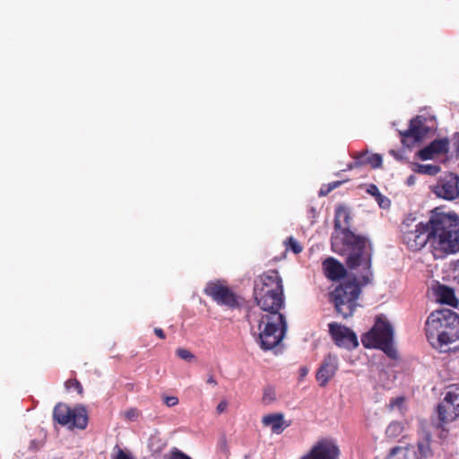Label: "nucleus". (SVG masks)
<instances>
[{
	"mask_svg": "<svg viewBox=\"0 0 459 459\" xmlns=\"http://www.w3.org/2000/svg\"><path fill=\"white\" fill-rule=\"evenodd\" d=\"M164 403L168 407L175 406V405H177L178 403V398L176 397V396H166L164 398Z\"/></svg>",
	"mask_w": 459,
	"mask_h": 459,
	"instance_id": "obj_28",
	"label": "nucleus"
},
{
	"mask_svg": "<svg viewBox=\"0 0 459 459\" xmlns=\"http://www.w3.org/2000/svg\"><path fill=\"white\" fill-rule=\"evenodd\" d=\"M413 182H414V177L413 176H411L410 178H408V184L409 185L413 184Z\"/></svg>",
	"mask_w": 459,
	"mask_h": 459,
	"instance_id": "obj_38",
	"label": "nucleus"
},
{
	"mask_svg": "<svg viewBox=\"0 0 459 459\" xmlns=\"http://www.w3.org/2000/svg\"><path fill=\"white\" fill-rule=\"evenodd\" d=\"M170 459H191L186 455L183 454L182 452L177 451L172 454Z\"/></svg>",
	"mask_w": 459,
	"mask_h": 459,
	"instance_id": "obj_32",
	"label": "nucleus"
},
{
	"mask_svg": "<svg viewBox=\"0 0 459 459\" xmlns=\"http://www.w3.org/2000/svg\"><path fill=\"white\" fill-rule=\"evenodd\" d=\"M139 415V411L137 409H130L126 412V417L130 420H135Z\"/></svg>",
	"mask_w": 459,
	"mask_h": 459,
	"instance_id": "obj_29",
	"label": "nucleus"
},
{
	"mask_svg": "<svg viewBox=\"0 0 459 459\" xmlns=\"http://www.w3.org/2000/svg\"><path fill=\"white\" fill-rule=\"evenodd\" d=\"M307 374V369L303 368L302 369V375L305 376Z\"/></svg>",
	"mask_w": 459,
	"mask_h": 459,
	"instance_id": "obj_39",
	"label": "nucleus"
},
{
	"mask_svg": "<svg viewBox=\"0 0 459 459\" xmlns=\"http://www.w3.org/2000/svg\"><path fill=\"white\" fill-rule=\"evenodd\" d=\"M434 295L436 300L439 303L449 305L456 307L458 305V299L455 295V291L452 288L439 284L434 289Z\"/></svg>",
	"mask_w": 459,
	"mask_h": 459,
	"instance_id": "obj_17",
	"label": "nucleus"
},
{
	"mask_svg": "<svg viewBox=\"0 0 459 459\" xmlns=\"http://www.w3.org/2000/svg\"><path fill=\"white\" fill-rule=\"evenodd\" d=\"M394 330L389 321L383 316L376 317L371 330L361 337L366 348H376L383 351L388 357L395 358L396 351L393 346Z\"/></svg>",
	"mask_w": 459,
	"mask_h": 459,
	"instance_id": "obj_6",
	"label": "nucleus"
},
{
	"mask_svg": "<svg viewBox=\"0 0 459 459\" xmlns=\"http://www.w3.org/2000/svg\"><path fill=\"white\" fill-rule=\"evenodd\" d=\"M322 266L325 277L331 281H338L347 275L344 265L333 257L324 260Z\"/></svg>",
	"mask_w": 459,
	"mask_h": 459,
	"instance_id": "obj_15",
	"label": "nucleus"
},
{
	"mask_svg": "<svg viewBox=\"0 0 459 459\" xmlns=\"http://www.w3.org/2000/svg\"><path fill=\"white\" fill-rule=\"evenodd\" d=\"M425 333L429 344L441 352L459 341V315L451 309L435 310L425 323Z\"/></svg>",
	"mask_w": 459,
	"mask_h": 459,
	"instance_id": "obj_4",
	"label": "nucleus"
},
{
	"mask_svg": "<svg viewBox=\"0 0 459 459\" xmlns=\"http://www.w3.org/2000/svg\"><path fill=\"white\" fill-rule=\"evenodd\" d=\"M389 153L394 156L396 160H400L403 159V156L402 154L400 153V152H396L394 150H390L389 151Z\"/></svg>",
	"mask_w": 459,
	"mask_h": 459,
	"instance_id": "obj_36",
	"label": "nucleus"
},
{
	"mask_svg": "<svg viewBox=\"0 0 459 459\" xmlns=\"http://www.w3.org/2000/svg\"><path fill=\"white\" fill-rule=\"evenodd\" d=\"M176 354L181 359H184V360H186V361H190L192 360L195 356L194 354L186 350V349H184V348H178L176 350Z\"/></svg>",
	"mask_w": 459,
	"mask_h": 459,
	"instance_id": "obj_25",
	"label": "nucleus"
},
{
	"mask_svg": "<svg viewBox=\"0 0 459 459\" xmlns=\"http://www.w3.org/2000/svg\"><path fill=\"white\" fill-rule=\"evenodd\" d=\"M449 142L446 138L436 139L431 142L428 146L420 150L417 156L422 160H432L435 155L445 154L448 152Z\"/></svg>",
	"mask_w": 459,
	"mask_h": 459,
	"instance_id": "obj_14",
	"label": "nucleus"
},
{
	"mask_svg": "<svg viewBox=\"0 0 459 459\" xmlns=\"http://www.w3.org/2000/svg\"><path fill=\"white\" fill-rule=\"evenodd\" d=\"M342 184V181H334L326 186V192H324V188H321L320 190V195H326L329 194L332 190L335 189L336 187L340 186Z\"/></svg>",
	"mask_w": 459,
	"mask_h": 459,
	"instance_id": "obj_27",
	"label": "nucleus"
},
{
	"mask_svg": "<svg viewBox=\"0 0 459 459\" xmlns=\"http://www.w3.org/2000/svg\"><path fill=\"white\" fill-rule=\"evenodd\" d=\"M367 192L368 194H370L371 195L375 196V197H377V195L380 194L377 186L376 185H373V184L368 186Z\"/></svg>",
	"mask_w": 459,
	"mask_h": 459,
	"instance_id": "obj_31",
	"label": "nucleus"
},
{
	"mask_svg": "<svg viewBox=\"0 0 459 459\" xmlns=\"http://www.w3.org/2000/svg\"><path fill=\"white\" fill-rule=\"evenodd\" d=\"M360 273V281L356 278L345 281L340 283L332 292H330V301L333 303L337 313L343 318L352 316L357 307L358 299L361 293V286H364L362 276L367 273L366 270L360 266L357 268Z\"/></svg>",
	"mask_w": 459,
	"mask_h": 459,
	"instance_id": "obj_5",
	"label": "nucleus"
},
{
	"mask_svg": "<svg viewBox=\"0 0 459 459\" xmlns=\"http://www.w3.org/2000/svg\"><path fill=\"white\" fill-rule=\"evenodd\" d=\"M53 419L60 425L69 429L77 428L84 429L88 424V416L83 408L71 409L64 403H57L53 411Z\"/></svg>",
	"mask_w": 459,
	"mask_h": 459,
	"instance_id": "obj_8",
	"label": "nucleus"
},
{
	"mask_svg": "<svg viewBox=\"0 0 459 459\" xmlns=\"http://www.w3.org/2000/svg\"><path fill=\"white\" fill-rule=\"evenodd\" d=\"M427 133L428 129L420 117H416L411 120L409 128L401 133L402 142L403 144L409 146L411 143L421 141Z\"/></svg>",
	"mask_w": 459,
	"mask_h": 459,
	"instance_id": "obj_13",
	"label": "nucleus"
},
{
	"mask_svg": "<svg viewBox=\"0 0 459 459\" xmlns=\"http://www.w3.org/2000/svg\"><path fill=\"white\" fill-rule=\"evenodd\" d=\"M154 333L160 339H165L166 335L161 328L156 327L154 328Z\"/></svg>",
	"mask_w": 459,
	"mask_h": 459,
	"instance_id": "obj_34",
	"label": "nucleus"
},
{
	"mask_svg": "<svg viewBox=\"0 0 459 459\" xmlns=\"http://www.w3.org/2000/svg\"><path fill=\"white\" fill-rule=\"evenodd\" d=\"M204 292L220 306H225L230 309L238 308L241 306L242 299L221 281H209Z\"/></svg>",
	"mask_w": 459,
	"mask_h": 459,
	"instance_id": "obj_7",
	"label": "nucleus"
},
{
	"mask_svg": "<svg viewBox=\"0 0 459 459\" xmlns=\"http://www.w3.org/2000/svg\"><path fill=\"white\" fill-rule=\"evenodd\" d=\"M351 217L349 209L344 205H338L335 209L334 229L335 232L331 238L333 252L346 256V265L349 269L362 267L367 273L362 276L364 284L373 281L372 247L368 239L356 235L349 229Z\"/></svg>",
	"mask_w": 459,
	"mask_h": 459,
	"instance_id": "obj_3",
	"label": "nucleus"
},
{
	"mask_svg": "<svg viewBox=\"0 0 459 459\" xmlns=\"http://www.w3.org/2000/svg\"><path fill=\"white\" fill-rule=\"evenodd\" d=\"M459 177L454 173H448L440 178L432 187L433 193L445 200H455L459 196Z\"/></svg>",
	"mask_w": 459,
	"mask_h": 459,
	"instance_id": "obj_10",
	"label": "nucleus"
},
{
	"mask_svg": "<svg viewBox=\"0 0 459 459\" xmlns=\"http://www.w3.org/2000/svg\"><path fill=\"white\" fill-rule=\"evenodd\" d=\"M338 370V360L335 355H326L318 368L316 378L321 387H325Z\"/></svg>",
	"mask_w": 459,
	"mask_h": 459,
	"instance_id": "obj_12",
	"label": "nucleus"
},
{
	"mask_svg": "<svg viewBox=\"0 0 459 459\" xmlns=\"http://www.w3.org/2000/svg\"><path fill=\"white\" fill-rule=\"evenodd\" d=\"M413 170L417 173L436 176L440 172V167L433 164H415Z\"/></svg>",
	"mask_w": 459,
	"mask_h": 459,
	"instance_id": "obj_20",
	"label": "nucleus"
},
{
	"mask_svg": "<svg viewBox=\"0 0 459 459\" xmlns=\"http://www.w3.org/2000/svg\"><path fill=\"white\" fill-rule=\"evenodd\" d=\"M114 459H133L130 455L124 452L122 449H119L117 456Z\"/></svg>",
	"mask_w": 459,
	"mask_h": 459,
	"instance_id": "obj_33",
	"label": "nucleus"
},
{
	"mask_svg": "<svg viewBox=\"0 0 459 459\" xmlns=\"http://www.w3.org/2000/svg\"><path fill=\"white\" fill-rule=\"evenodd\" d=\"M65 387L67 389H74L80 395L83 394V388L82 384L75 378L67 380L65 382Z\"/></svg>",
	"mask_w": 459,
	"mask_h": 459,
	"instance_id": "obj_24",
	"label": "nucleus"
},
{
	"mask_svg": "<svg viewBox=\"0 0 459 459\" xmlns=\"http://www.w3.org/2000/svg\"><path fill=\"white\" fill-rule=\"evenodd\" d=\"M376 201L377 202L378 205L383 209L390 207L391 202L389 198L383 195L381 193L377 195V196L376 197Z\"/></svg>",
	"mask_w": 459,
	"mask_h": 459,
	"instance_id": "obj_26",
	"label": "nucleus"
},
{
	"mask_svg": "<svg viewBox=\"0 0 459 459\" xmlns=\"http://www.w3.org/2000/svg\"><path fill=\"white\" fill-rule=\"evenodd\" d=\"M262 423L264 427H271L272 431L275 434H281L289 426V424H285L282 413L264 415Z\"/></svg>",
	"mask_w": 459,
	"mask_h": 459,
	"instance_id": "obj_19",
	"label": "nucleus"
},
{
	"mask_svg": "<svg viewBox=\"0 0 459 459\" xmlns=\"http://www.w3.org/2000/svg\"><path fill=\"white\" fill-rule=\"evenodd\" d=\"M454 138L456 141L455 143V152L459 155V132L455 134Z\"/></svg>",
	"mask_w": 459,
	"mask_h": 459,
	"instance_id": "obj_35",
	"label": "nucleus"
},
{
	"mask_svg": "<svg viewBox=\"0 0 459 459\" xmlns=\"http://www.w3.org/2000/svg\"><path fill=\"white\" fill-rule=\"evenodd\" d=\"M266 396H267V393L265 392V393H264V400H265V399H266Z\"/></svg>",
	"mask_w": 459,
	"mask_h": 459,
	"instance_id": "obj_40",
	"label": "nucleus"
},
{
	"mask_svg": "<svg viewBox=\"0 0 459 459\" xmlns=\"http://www.w3.org/2000/svg\"><path fill=\"white\" fill-rule=\"evenodd\" d=\"M438 418L443 423L454 421L459 416V409L455 408L445 397L437 406Z\"/></svg>",
	"mask_w": 459,
	"mask_h": 459,
	"instance_id": "obj_18",
	"label": "nucleus"
},
{
	"mask_svg": "<svg viewBox=\"0 0 459 459\" xmlns=\"http://www.w3.org/2000/svg\"><path fill=\"white\" fill-rule=\"evenodd\" d=\"M287 248L291 249V251L294 254H299L302 251V247L299 245V243L293 238L289 237L286 240Z\"/></svg>",
	"mask_w": 459,
	"mask_h": 459,
	"instance_id": "obj_23",
	"label": "nucleus"
},
{
	"mask_svg": "<svg viewBox=\"0 0 459 459\" xmlns=\"http://www.w3.org/2000/svg\"><path fill=\"white\" fill-rule=\"evenodd\" d=\"M393 454L398 452L400 457L397 459H420L417 453L412 449H402V448H394L392 450Z\"/></svg>",
	"mask_w": 459,
	"mask_h": 459,
	"instance_id": "obj_22",
	"label": "nucleus"
},
{
	"mask_svg": "<svg viewBox=\"0 0 459 459\" xmlns=\"http://www.w3.org/2000/svg\"><path fill=\"white\" fill-rule=\"evenodd\" d=\"M405 219L401 225L403 242L412 251L429 243L435 256L454 254L459 250V218L456 213L434 212L427 224Z\"/></svg>",
	"mask_w": 459,
	"mask_h": 459,
	"instance_id": "obj_2",
	"label": "nucleus"
},
{
	"mask_svg": "<svg viewBox=\"0 0 459 459\" xmlns=\"http://www.w3.org/2000/svg\"><path fill=\"white\" fill-rule=\"evenodd\" d=\"M227 408H228V403H227V401L223 400V401L220 402L219 404L217 405L216 411L218 414H221L226 411Z\"/></svg>",
	"mask_w": 459,
	"mask_h": 459,
	"instance_id": "obj_30",
	"label": "nucleus"
},
{
	"mask_svg": "<svg viewBox=\"0 0 459 459\" xmlns=\"http://www.w3.org/2000/svg\"><path fill=\"white\" fill-rule=\"evenodd\" d=\"M340 448L331 438H321L300 459H339Z\"/></svg>",
	"mask_w": 459,
	"mask_h": 459,
	"instance_id": "obj_9",
	"label": "nucleus"
},
{
	"mask_svg": "<svg viewBox=\"0 0 459 459\" xmlns=\"http://www.w3.org/2000/svg\"><path fill=\"white\" fill-rule=\"evenodd\" d=\"M257 307L247 310L250 333L263 351L278 346L286 335L287 321L280 310L284 307L282 280L275 270L259 275L254 282Z\"/></svg>",
	"mask_w": 459,
	"mask_h": 459,
	"instance_id": "obj_1",
	"label": "nucleus"
},
{
	"mask_svg": "<svg viewBox=\"0 0 459 459\" xmlns=\"http://www.w3.org/2000/svg\"><path fill=\"white\" fill-rule=\"evenodd\" d=\"M328 327L329 333L337 346L348 350L359 346L357 335L350 328L335 322L330 323Z\"/></svg>",
	"mask_w": 459,
	"mask_h": 459,
	"instance_id": "obj_11",
	"label": "nucleus"
},
{
	"mask_svg": "<svg viewBox=\"0 0 459 459\" xmlns=\"http://www.w3.org/2000/svg\"><path fill=\"white\" fill-rule=\"evenodd\" d=\"M418 450L420 455V458H427L432 455V451L430 448V442L429 439H425L418 443Z\"/></svg>",
	"mask_w": 459,
	"mask_h": 459,
	"instance_id": "obj_21",
	"label": "nucleus"
},
{
	"mask_svg": "<svg viewBox=\"0 0 459 459\" xmlns=\"http://www.w3.org/2000/svg\"><path fill=\"white\" fill-rule=\"evenodd\" d=\"M354 161L348 165L349 169L359 168L364 165H370L373 169L381 168L383 160L380 154L375 153L368 155V152L356 153L352 156Z\"/></svg>",
	"mask_w": 459,
	"mask_h": 459,
	"instance_id": "obj_16",
	"label": "nucleus"
},
{
	"mask_svg": "<svg viewBox=\"0 0 459 459\" xmlns=\"http://www.w3.org/2000/svg\"><path fill=\"white\" fill-rule=\"evenodd\" d=\"M207 384L209 385H217V381L215 380V378L213 377V376H210L207 379Z\"/></svg>",
	"mask_w": 459,
	"mask_h": 459,
	"instance_id": "obj_37",
	"label": "nucleus"
}]
</instances>
